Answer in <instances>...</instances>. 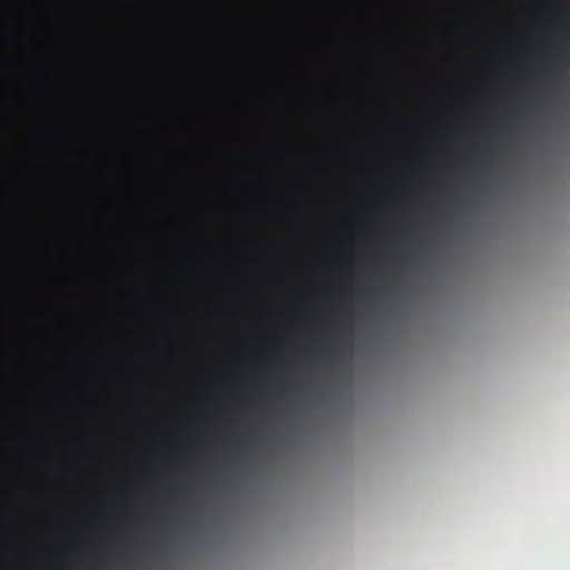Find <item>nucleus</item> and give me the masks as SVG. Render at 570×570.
Masks as SVG:
<instances>
[{"label": "nucleus", "instance_id": "f257e3e1", "mask_svg": "<svg viewBox=\"0 0 570 570\" xmlns=\"http://www.w3.org/2000/svg\"><path fill=\"white\" fill-rule=\"evenodd\" d=\"M309 354L316 358L324 360L327 356V351L323 345H315L309 350Z\"/></svg>", "mask_w": 570, "mask_h": 570}, {"label": "nucleus", "instance_id": "f03ea898", "mask_svg": "<svg viewBox=\"0 0 570 570\" xmlns=\"http://www.w3.org/2000/svg\"><path fill=\"white\" fill-rule=\"evenodd\" d=\"M375 216V212H366V213H362L360 215L356 216L357 219L360 220H366V219H371Z\"/></svg>", "mask_w": 570, "mask_h": 570}, {"label": "nucleus", "instance_id": "7ed1b4c3", "mask_svg": "<svg viewBox=\"0 0 570 570\" xmlns=\"http://www.w3.org/2000/svg\"><path fill=\"white\" fill-rule=\"evenodd\" d=\"M476 163L480 165H488L490 163V158L485 155L478 157Z\"/></svg>", "mask_w": 570, "mask_h": 570}, {"label": "nucleus", "instance_id": "20e7f679", "mask_svg": "<svg viewBox=\"0 0 570 570\" xmlns=\"http://www.w3.org/2000/svg\"><path fill=\"white\" fill-rule=\"evenodd\" d=\"M557 56L564 60L567 58V52L564 50H560Z\"/></svg>", "mask_w": 570, "mask_h": 570}]
</instances>
